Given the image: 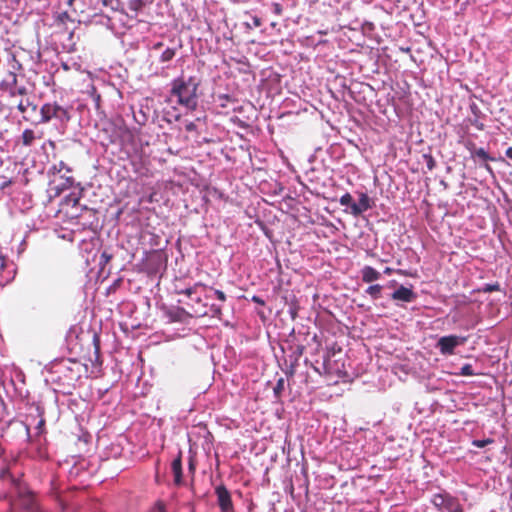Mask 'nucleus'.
<instances>
[{
  "mask_svg": "<svg viewBox=\"0 0 512 512\" xmlns=\"http://www.w3.org/2000/svg\"><path fill=\"white\" fill-rule=\"evenodd\" d=\"M473 157H477L482 161L493 160V158L489 156V154L485 151L484 148H478L477 150H475V152H473Z\"/></svg>",
  "mask_w": 512,
  "mask_h": 512,
  "instance_id": "aec40b11",
  "label": "nucleus"
},
{
  "mask_svg": "<svg viewBox=\"0 0 512 512\" xmlns=\"http://www.w3.org/2000/svg\"><path fill=\"white\" fill-rule=\"evenodd\" d=\"M466 148L468 149V151L470 152L471 156L473 157V152H475V150H477L478 148L476 147L475 143L473 142H468L466 144Z\"/></svg>",
  "mask_w": 512,
  "mask_h": 512,
  "instance_id": "c756f323",
  "label": "nucleus"
},
{
  "mask_svg": "<svg viewBox=\"0 0 512 512\" xmlns=\"http://www.w3.org/2000/svg\"><path fill=\"white\" fill-rule=\"evenodd\" d=\"M471 123H472V125H474L479 130H483L484 129V124L482 122L478 121V119L472 120Z\"/></svg>",
  "mask_w": 512,
  "mask_h": 512,
  "instance_id": "2f4dec72",
  "label": "nucleus"
},
{
  "mask_svg": "<svg viewBox=\"0 0 512 512\" xmlns=\"http://www.w3.org/2000/svg\"><path fill=\"white\" fill-rule=\"evenodd\" d=\"M382 286L380 284H374L366 289V293L373 299H379L381 297Z\"/></svg>",
  "mask_w": 512,
  "mask_h": 512,
  "instance_id": "f3484780",
  "label": "nucleus"
},
{
  "mask_svg": "<svg viewBox=\"0 0 512 512\" xmlns=\"http://www.w3.org/2000/svg\"><path fill=\"white\" fill-rule=\"evenodd\" d=\"M171 470L174 475V483L176 485L182 484V452L179 451L177 457L171 463Z\"/></svg>",
  "mask_w": 512,
  "mask_h": 512,
  "instance_id": "f8f14e48",
  "label": "nucleus"
},
{
  "mask_svg": "<svg viewBox=\"0 0 512 512\" xmlns=\"http://www.w3.org/2000/svg\"><path fill=\"white\" fill-rule=\"evenodd\" d=\"M157 507L159 508V510H160L161 512H163V511H164V505H163L162 503H158Z\"/></svg>",
  "mask_w": 512,
  "mask_h": 512,
  "instance_id": "ea45409f",
  "label": "nucleus"
},
{
  "mask_svg": "<svg viewBox=\"0 0 512 512\" xmlns=\"http://www.w3.org/2000/svg\"><path fill=\"white\" fill-rule=\"evenodd\" d=\"M252 20H253L254 27L261 26V24H262L261 18H259L258 16H253Z\"/></svg>",
  "mask_w": 512,
  "mask_h": 512,
  "instance_id": "473e14b6",
  "label": "nucleus"
},
{
  "mask_svg": "<svg viewBox=\"0 0 512 512\" xmlns=\"http://www.w3.org/2000/svg\"><path fill=\"white\" fill-rule=\"evenodd\" d=\"M52 169L57 173L65 171V173L62 175V177L65 179L64 186L66 188L73 186L75 179L71 175L72 169L71 167L68 166L67 163H65L64 161H59V163L53 165Z\"/></svg>",
  "mask_w": 512,
  "mask_h": 512,
  "instance_id": "9d476101",
  "label": "nucleus"
},
{
  "mask_svg": "<svg viewBox=\"0 0 512 512\" xmlns=\"http://www.w3.org/2000/svg\"><path fill=\"white\" fill-rule=\"evenodd\" d=\"M26 432H27V434H29V432H30V427L28 424H26Z\"/></svg>",
  "mask_w": 512,
  "mask_h": 512,
  "instance_id": "c03bdc74",
  "label": "nucleus"
},
{
  "mask_svg": "<svg viewBox=\"0 0 512 512\" xmlns=\"http://www.w3.org/2000/svg\"><path fill=\"white\" fill-rule=\"evenodd\" d=\"M273 9H274V13L276 15H281L282 14L283 9H282V6L279 3H274L273 4Z\"/></svg>",
  "mask_w": 512,
  "mask_h": 512,
  "instance_id": "7c9ffc66",
  "label": "nucleus"
},
{
  "mask_svg": "<svg viewBox=\"0 0 512 512\" xmlns=\"http://www.w3.org/2000/svg\"><path fill=\"white\" fill-rule=\"evenodd\" d=\"M176 55V49L175 48H166L160 55L159 61L161 63H167L170 62Z\"/></svg>",
  "mask_w": 512,
  "mask_h": 512,
  "instance_id": "dca6fc26",
  "label": "nucleus"
},
{
  "mask_svg": "<svg viewBox=\"0 0 512 512\" xmlns=\"http://www.w3.org/2000/svg\"><path fill=\"white\" fill-rule=\"evenodd\" d=\"M29 413L26 416V422H28L30 419L35 420L36 418H39L36 430L37 435H41L45 432V418H44V408L39 403H31L28 406Z\"/></svg>",
  "mask_w": 512,
  "mask_h": 512,
  "instance_id": "423d86ee",
  "label": "nucleus"
},
{
  "mask_svg": "<svg viewBox=\"0 0 512 512\" xmlns=\"http://www.w3.org/2000/svg\"><path fill=\"white\" fill-rule=\"evenodd\" d=\"M199 86L200 81L195 76H180L172 80L170 95L176 97L178 105L195 111L198 107Z\"/></svg>",
  "mask_w": 512,
  "mask_h": 512,
  "instance_id": "f257e3e1",
  "label": "nucleus"
},
{
  "mask_svg": "<svg viewBox=\"0 0 512 512\" xmlns=\"http://www.w3.org/2000/svg\"><path fill=\"white\" fill-rule=\"evenodd\" d=\"M40 113L41 123H47L51 119H58L60 121H68L70 119L68 111L56 102L44 104L41 107Z\"/></svg>",
  "mask_w": 512,
  "mask_h": 512,
  "instance_id": "7ed1b4c3",
  "label": "nucleus"
},
{
  "mask_svg": "<svg viewBox=\"0 0 512 512\" xmlns=\"http://www.w3.org/2000/svg\"><path fill=\"white\" fill-rule=\"evenodd\" d=\"M480 291L484 293L500 291V284L498 282L485 284Z\"/></svg>",
  "mask_w": 512,
  "mask_h": 512,
  "instance_id": "412c9836",
  "label": "nucleus"
},
{
  "mask_svg": "<svg viewBox=\"0 0 512 512\" xmlns=\"http://www.w3.org/2000/svg\"><path fill=\"white\" fill-rule=\"evenodd\" d=\"M416 297V293L411 288H407L403 285H401L391 295L392 300L403 301L407 303L414 301Z\"/></svg>",
  "mask_w": 512,
  "mask_h": 512,
  "instance_id": "1a4fd4ad",
  "label": "nucleus"
},
{
  "mask_svg": "<svg viewBox=\"0 0 512 512\" xmlns=\"http://www.w3.org/2000/svg\"><path fill=\"white\" fill-rule=\"evenodd\" d=\"M459 374L462 375V376H473V375H476V373L473 371V368H472L471 364L463 365Z\"/></svg>",
  "mask_w": 512,
  "mask_h": 512,
  "instance_id": "b1692460",
  "label": "nucleus"
},
{
  "mask_svg": "<svg viewBox=\"0 0 512 512\" xmlns=\"http://www.w3.org/2000/svg\"><path fill=\"white\" fill-rule=\"evenodd\" d=\"M422 158L429 171H432L436 166V161L431 154H423Z\"/></svg>",
  "mask_w": 512,
  "mask_h": 512,
  "instance_id": "6ab92c4d",
  "label": "nucleus"
},
{
  "mask_svg": "<svg viewBox=\"0 0 512 512\" xmlns=\"http://www.w3.org/2000/svg\"><path fill=\"white\" fill-rule=\"evenodd\" d=\"M371 208L370 198L366 193H362L360 195L358 203H353L351 205V214L354 216H359L363 212L367 211Z\"/></svg>",
  "mask_w": 512,
  "mask_h": 512,
  "instance_id": "9b49d317",
  "label": "nucleus"
},
{
  "mask_svg": "<svg viewBox=\"0 0 512 512\" xmlns=\"http://www.w3.org/2000/svg\"><path fill=\"white\" fill-rule=\"evenodd\" d=\"M391 272H392V269H391V268H389V267H387V268L384 270V273H385V274H391Z\"/></svg>",
  "mask_w": 512,
  "mask_h": 512,
  "instance_id": "a19ab883",
  "label": "nucleus"
},
{
  "mask_svg": "<svg viewBox=\"0 0 512 512\" xmlns=\"http://www.w3.org/2000/svg\"><path fill=\"white\" fill-rule=\"evenodd\" d=\"M42 133L40 135H36L35 131L32 129H25L21 135V141L24 146H31L36 139L42 138Z\"/></svg>",
  "mask_w": 512,
  "mask_h": 512,
  "instance_id": "4468645a",
  "label": "nucleus"
},
{
  "mask_svg": "<svg viewBox=\"0 0 512 512\" xmlns=\"http://www.w3.org/2000/svg\"><path fill=\"white\" fill-rule=\"evenodd\" d=\"M218 100L221 101L220 103V106L222 108H225L227 106V102H230L232 101V97L228 94H221V95H218Z\"/></svg>",
  "mask_w": 512,
  "mask_h": 512,
  "instance_id": "a878e982",
  "label": "nucleus"
},
{
  "mask_svg": "<svg viewBox=\"0 0 512 512\" xmlns=\"http://www.w3.org/2000/svg\"><path fill=\"white\" fill-rule=\"evenodd\" d=\"M252 301L257 303V304H260V305H264L265 304V302L259 296H253L252 297Z\"/></svg>",
  "mask_w": 512,
  "mask_h": 512,
  "instance_id": "f704fd0d",
  "label": "nucleus"
},
{
  "mask_svg": "<svg viewBox=\"0 0 512 512\" xmlns=\"http://www.w3.org/2000/svg\"><path fill=\"white\" fill-rule=\"evenodd\" d=\"M17 108L23 114V119L25 121H30V116L35 114L37 111V105L25 96L17 101Z\"/></svg>",
  "mask_w": 512,
  "mask_h": 512,
  "instance_id": "6e6552de",
  "label": "nucleus"
},
{
  "mask_svg": "<svg viewBox=\"0 0 512 512\" xmlns=\"http://www.w3.org/2000/svg\"><path fill=\"white\" fill-rule=\"evenodd\" d=\"M214 293L220 301H222V302L226 301V295L222 290L216 289V290H214Z\"/></svg>",
  "mask_w": 512,
  "mask_h": 512,
  "instance_id": "cd10ccee",
  "label": "nucleus"
},
{
  "mask_svg": "<svg viewBox=\"0 0 512 512\" xmlns=\"http://www.w3.org/2000/svg\"><path fill=\"white\" fill-rule=\"evenodd\" d=\"M362 281L372 283L380 279L381 274L371 266H364L361 270Z\"/></svg>",
  "mask_w": 512,
  "mask_h": 512,
  "instance_id": "ddd939ff",
  "label": "nucleus"
},
{
  "mask_svg": "<svg viewBox=\"0 0 512 512\" xmlns=\"http://www.w3.org/2000/svg\"><path fill=\"white\" fill-rule=\"evenodd\" d=\"M212 311L214 313V316H220L221 315V308L220 307H216V306H212Z\"/></svg>",
  "mask_w": 512,
  "mask_h": 512,
  "instance_id": "c9c22d12",
  "label": "nucleus"
},
{
  "mask_svg": "<svg viewBox=\"0 0 512 512\" xmlns=\"http://www.w3.org/2000/svg\"><path fill=\"white\" fill-rule=\"evenodd\" d=\"M466 338L457 335H449L441 337L437 342V348L442 355H452L457 346L463 344Z\"/></svg>",
  "mask_w": 512,
  "mask_h": 512,
  "instance_id": "39448f33",
  "label": "nucleus"
},
{
  "mask_svg": "<svg viewBox=\"0 0 512 512\" xmlns=\"http://www.w3.org/2000/svg\"><path fill=\"white\" fill-rule=\"evenodd\" d=\"M185 130L187 132H193L197 130V126L194 122H189L185 125Z\"/></svg>",
  "mask_w": 512,
  "mask_h": 512,
  "instance_id": "c85d7f7f",
  "label": "nucleus"
},
{
  "mask_svg": "<svg viewBox=\"0 0 512 512\" xmlns=\"http://www.w3.org/2000/svg\"><path fill=\"white\" fill-rule=\"evenodd\" d=\"M339 203L342 205V206H350L354 203L353 202V199H352V196L350 193H345L343 194L340 199H339Z\"/></svg>",
  "mask_w": 512,
  "mask_h": 512,
  "instance_id": "4be33fe9",
  "label": "nucleus"
},
{
  "mask_svg": "<svg viewBox=\"0 0 512 512\" xmlns=\"http://www.w3.org/2000/svg\"><path fill=\"white\" fill-rule=\"evenodd\" d=\"M93 345H94V354H95V363H101L100 361V338L98 335H94L93 337Z\"/></svg>",
  "mask_w": 512,
  "mask_h": 512,
  "instance_id": "a211bd4d",
  "label": "nucleus"
},
{
  "mask_svg": "<svg viewBox=\"0 0 512 512\" xmlns=\"http://www.w3.org/2000/svg\"><path fill=\"white\" fill-rule=\"evenodd\" d=\"M111 259H112L111 254H109L106 251L102 252L100 255V265H102V266L106 265L107 263L110 262Z\"/></svg>",
  "mask_w": 512,
  "mask_h": 512,
  "instance_id": "bb28decb",
  "label": "nucleus"
},
{
  "mask_svg": "<svg viewBox=\"0 0 512 512\" xmlns=\"http://www.w3.org/2000/svg\"><path fill=\"white\" fill-rule=\"evenodd\" d=\"M200 288L206 289L207 285L202 282H197L186 289L176 290L177 294H184L190 299L191 302H183L181 300H179V302L185 303L191 308V316L201 317L207 315L206 304L202 301L201 297H193V295L198 293Z\"/></svg>",
  "mask_w": 512,
  "mask_h": 512,
  "instance_id": "f03ea898",
  "label": "nucleus"
},
{
  "mask_svg": "<svg viewBox=\"0 0 512 512\" xmlns=\"http://www.w3.org/2000/svg\"><path fill=\"white\" fill-rule=\"evenodd\" d=\"M145 6L144 0H129L127 3V8L130 12L134 13V15H130V17H135L138 12H140Z\"/></svg>",
  "mask_w": 512,
  "mask_h": 512,
  "instance_id": "2eb2a0df",
  "label": "nucleus"
},
{
  "mask_svg": "<svg viewBox=\"0 0 512 512\" xmlns=\"http://www.w3.org/2000/svg\"><path fill=\"white\" fill-rule=\"evenodd\" d=\"M303 351H304V347H303V346H298V347H297V353H298V355H302Z\"/></svg>",
  "mask_w": 512,
  "mask_h": 512,
  "instance_id": "58836bf2",
  "label": "nucleus"
},
{
  "mask_svg": "<svg viewBox=\"0 0 512 512\" xmlns=\"http://www.w3.org/2000/svg\"><path fill=\"white\" fill-rule=\"evenodd\" d=\"M505 155L507 158L511 159L512 160V147H509L506 152H505Z\"/></svg>",
  "mask_w": 512,
  "mask_h": 512,
  "instance_id": "e433bc0d",
  "label": "nucleus"
},
{
  "mask_svg": "<svg viewBox=\"0 0 512 512\" xmlns=\"http://www.w3.org/2000/svg\"><path fill=\"white\" fill-rule=\"evenodd\" d=\"M74 1H75V0H68V1H67V4H68L69 6H72V5H73V3H74Z\"/></svg>",
  "mask_w": 512,
  "mask_h": 512,
  "instance_id": "79ce46f5",
  "label": "nucleus"
},
{
  "mask_svg": "<svg viewBox=\"0 0 512 512\" xmlns=\"http://www.w3.org/2000/svg\"><path fill=\"white\" fill-rule=\"evenodd\" d=\"M1 259H2V263H1L0 268H1V269H3V268H4V266H5V264H4V257H2Z\"/></svg>",
  "mask_w": 512,
  "mask_h": 512,
  "instance_id": "37998d69",
  "label": "nucleus"
},
{
  "mask_svg": "<svg viewBox=\"0 0 512 512\" xmlns=\"http://www.w3.org/2000/svg\"><path fill=\"white\" fill-rule=\"evenodd\" d=\"M284 378H279L275 387H274V394L279 397L282 392L284 391Z\"/></svg>",
  "mask_w": 512,
  "mask_h": 512,
  "instance_id": "393cba45",
  "label": "nucleus"
},
{
  "mask_svg": "<svg viewBox=\"0 0 512 512\" xmlns=\"http://www.w3.org/2000/svg\"><path fill=\"white\" fill-rule=\"evenodd\" d=\"M276 25H277V23H276V22H272V23H271V26H272V27H276Z\"/></svg>",
  "mask_w": 512,
  "mask_h": 512,
  "instance_id": "a18cd8bd",
  "label": "nucleus"
},
{
  "mask_svg": "<svg viewBox=\"0 0 512 512\" xmlns=\"http://www.w3.org/2000/svg\"><path fill=\"white\" fill-rule=\"evenodd\" d=\"M493 442H494V440L492 438H487V439H483V440H473L472 445L477 448H483L486 445L492 444Z\"/></svg>",
  "mask_w": 512,
  "mask_h": 512,
  "instance_id": "5701e85b",
  "label": "nucleus"
},
{
  "mask_svg": "<svg viewBox=\"0 0 512 512\" xmlns=\"http://www.w3.org/2000/svg\"><path fill=\"white\" fill-rule=\"evenodd\" d=\"M215 494L217 496V503L222 512H229L233 509L230 492L224 485L217 486L215 488Z\"/></svg>",
  "mask_w": 512,
  "mask_h": 512,
  "instance_id": "0eeeda50",
  "label": "nucleus"
},
{
  "mask_svg": "<svg viewBox=\"0 0 512 512\" xmlns=\"http://www.w3.org/2000/svg\"><path fill=\"white\" fill-rule=\"evenodd\" d=\"M432 503L441 512H464L459 500L447 493L434 495Z\"/></svg>",
  "mask_w": 512,
  "mask_h": 512,
  "instance_id": "20e7f679",
  "label": "nucleus"
},
{
  "mask_svg": "<svg viewBox=\"0 0 512 512\" xmlns=\"http://www.w3.org/2000/svg\"><path fill=\"white\" fill-rule=\"evenodd\" d=\"M68 199H69V201H71L73 203V206H76L79 203V197H77L75 195H70L68 197Z\"/></svg>",
  "mask_w": 512,
  "mask_h": 512,
  "instance_id": "72a5a7b5",
  "label": "nucleus"
},
{
  "mask_svg": "<svg viewBox=\"0 0 512 512\" xmlns=\"http://www.w3.org/2000/svg\"><path fill=\"white\" fill-rule=\"evenodd\" d=\"M162 47H163V43H162V42H157V43H155V44H154V46H153V48H154L155 50L160 49V48H162Z\"/></svg>",
  "mask_w": 512,
  "mask_h": 512,
  "instance_id": "4c0bfd02",
  "label": "nucleus"
}]
</instances>
